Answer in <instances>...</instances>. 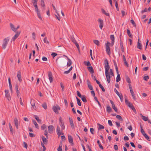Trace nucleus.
<instances>
[{"instance_id":"nucleus-52","label":"nucleus","mask_w":151,"mask_h":151,"mask_svg":"<svg viewBox=\"0 0 151 151\" xmlns=\"http://www.w3.org/2000/svg\"><path fill=\"white\" fill-rule=\"evenodd\" d=\"M41 129L44 130H45L46 128V126L45 124H43L41 127Z\"/></svg>"},{"instance_id":"nucleus-31","label":"nucleus","mask_w":151,"mask_h":151,"mask_svg":"<svg viewBox=\"0 0 151 151\" xmlns=\"http://www.w3.org/2000/svg\"><path fill=\"white\" fill-rule=\"evenodd\" d=\"M101 11L105 15H106V16H109V14L108 13H107L106 11L103 9H101Z\"/></svg>"},{"instance_id":"nucleus-58","label":"nucleus","mask_w":151,"mask_h":151,"mask_svg":"<svg viewBox=\"0 0 151 151\" xmlns=\"http://www.w3.org/2000/svg\"><path fill=\"white\" fill-rule=\"evenodd\" d=\"M97 142L99 145V147L102 150H103V149H104L103 147L102 146V145H101V143H100V142Z\"/></svg>"},{"instance_id":"nucleus-28","label":"nucleus","mask_w":151,"mask_h":151,"mask_svg":"<svg viewBox=\"0 0 151 151\" xmlns=\"http://www.w3.org/2000/svg\"><path fill=\"white\" fill-rule=\"evenodd\" d=\"M116 118L120 121H123V119L122 117L119 115H117L116 116Z\"/></svg>"},{"instance_id":"nucleus-13","label":"nucleus","mask_w":151,"mask_h":151,"mask_svg":"<svg viewBox=\"0 0 151 151\" xmlns=\"http://www.w3.org/2000/svg\"><path fill=\"white\" fill-rule=\"evenodd\" d=\"M69 120L71 126V128L72 129H74V125L73 124V121L72 119L69 117Z\"/></svg>"},{"instance_id":"nucleus-9","label":"nucleus","mask_w":151,"mask_h":151,"mask_svg":"<svg viewBox=\"0 0 151 151\" xmlns=\"http://www.w3.org/2000/svg\"><path fill=\"white\" fill-rule=\"evenodd\" d=\"M20 33V32H17L14 36L12 37L11 40V41L13 40L14 41L19 36Z\"/></svg>"},{"instance_id":"nucleus-1","label":"nucleus","mask_w":151,"mask_h":151,"mask_svg":"<svg viewBox=\"0 0 151 151\" xmlns=\"http://www.w3.org/2000/svg\"><path fill=\"white\" fill-rule=\"evenodd\" d=\"M104 64L105 65V75L108 83H109L110 82V78L111 77L110 76V74L109 73V70L110 68V66L109 64V63L107 59L104 60Z\"/></svg>"},{"instance_id":"nucleus-4","label":"nucleus","mask_w":151,"mask_h":151,"mask_svg":"<svg viewBox=\"0 0 151 151\" xmlns=\"http://www.w3.org/2000/svg\"><path fill=\"white\" fill-rule=\"evenodd\" d=\"M110 44V42H109L108 41H107V43H106V52L107 53V54L109 55H110V52H111L110 48L109 46V45Z\"/></svg>"},{"instance_id":"nucleus-40","label":"nucleus","mask_w":151,"mask_h":151,"mask_svg":"<svg viewBox=\"0 0 151 151\" xmlns=\"http://www.w3.org/2000/svg\"><path fill=\"white\" fill-rule=\"evenodd\" d=\"M68 139L69 142H73V137L70 135H68Z\"/></svg>"},{"instance_id":"nucleus-6","label":"nucleus","mask_w":151,"mask_h":151,"mask_svg":"<svg viewBox=\"0 0 151 151\" xmlns=\"http://www.w3.org/2000/svg\"><path fill=\"white\" fill-rule=\"evenodd\" d=\"M114 91L116 93V94L119 97L121 102H122L123 100V97L122 93H119L117 91V90L116 89V88L114 89Z\"/></svg>"},{"instance_id":"nucleus-49","label":"nucleus","mask_w":151,"mask_h":151,"mask_svg":"<svg viewBox=\"0 0 151 151\" xmlns=\"http://www.w3.org/2000/svg\"><path fill=\"white\" fill-rule=\"evenodd\" d=\"M99 86L101 89L102 90L103 92H104L105 91V89L104 88L103 86L101 84L100 85L99 84Z\"/></svg>"},{"instance_id":"nucleus-11","label":"nucleus","mask_w":151,"mask_h":151,"mask_svg":"<svg viewBox=\"0 0 151 151\" xmlns=\"http://www.w3.org/2000/svg\"><path fill=\"white\" fill-rule=\"evenodd\" d=\"M98 21L99 22V27L101 29H102L103 27V21L100 18L99 19Z\"/></svg>"},{"instance_id":"nucleus-12","label":"nucleus","mask_w":151,"mask_h":151,"mask_svg":"<svg viewBox=\"0 0 151 151\" xmlns=\"http://www.w3.org/2000/svg\"><path fill=\"white\" fill-rule=\"evenodd\" d=\"M17 76L19 81L20 82L22 81V80L21 78V73L20 71H19L18 72Z\"/></svg>"},{"instance_id":"nucleus-7","label":"nucleus","mask_w":151,"mask_h":151,"mask_svg":"<svg viewBox=\"0 0 151 151\" xmlns=\"http://www.w3.org/2000/svg\"><path fill=\"white\" fill-rule=\"evenodd\" d=\"M60 109L59 106L58 105L56 106H54L52 107L53 110L56 114H58V110Z\"/></svg>"},{"instance_id":"nucleus-43","label":"nucleus","mask_w":151,"mask_h":151,"mask_svg":"<svg viewBox=\"0 0 151 151\" xmlns=\"http://www.w3.org/2000/svg\"><path fill=\"white\" fill-rule=\"evenodd\" d=\"M42 107L45 109L47 108V104L45 103H44L42 105Z\"/></svg>"},{"instance_id":"nucleus-62","label":"nucleus","mask_w":151,"mask_h":151,"mask_svg":"<svg viewBox=\"0 0 151 151\" xmlns=\"http://www.w3.org/2000/svg\"><path fill=\"white\" fill-rule=\"evenodd\" d=\"M41 6L42 7H44L45 6V5L44 4V1L42 0H41Z\"/></svg>"},{"instance_id":"nucleus-54","label":"nucleus","mask_w":151,"mask_h":151,"mask_svg":"<svg viewBox=\"0 0 151 151\" xmlns=\"http://www.w3.org/2000/svg\"><path fill=\"white\" fill-rule=\"evenodd\" d=\"M34 7L35 8V11L36 12H38V11H39V10L38 9V6H37V5H35V6H34Z\"/></svg>"},{"instance_id":"nucleus-14","label":"nucleus","mask_w":151,"mask_h":151,"mask_svg":"<svg viewBox=\"0 0 151 151\" xmlns=\"http://www.w3.org/2000/svg\"><path fill=\"white\" fill-rule=\"evenodd\" d=\"M120 46L121 47V48L122 50V52H124V47L123 45V42L121 40V36L120 37Z\"/></svg>"},{"instance_id":"nucleus-33","label":"nucleus","mask_w":151,"mask_h":151,"mask_svg":"<svg viewBox=\"0 0 151 151\" xmlns=\"http://www.w3.org/2000/svg\"><path fill=\"white\" fill-rule=\"evenodd\" d=\"M110 38L112 40V42H114V35H110Z\"/></svg>"},{"instance_id":"nucleus-60","label":"nucleus","mask_w":151,"mask_h":151,"mask_svg":"<svg viewBox=\"0 0 151 151\" xmlns=\"http://www.w3.org/2000/svg\"><path fill=\"white\" fill-rule=\"evenodd\" d=\"M115 6H116V10H117V11H119V9L118 7V5L117 2H116V3H115Z\"/></svg>"},{"instance_id":"nucleus-26","label":"nucleus","mask_w":151,"mask_h":151,"mask_svg":"<svg viewBox=\"0 0 151 151\" xmlns=\"http://www.w3.org/2000/svg\"><path fill=\"white\" fill-rule=\"evenodd\" d=\"M117 74V77L116 78V81L117 82H118L119 81L121 80V78L120 74L118 73Z\"/></svg>"},{"instance_id":"nucleus-21","label":"nucleus","mask_w":151,"mask_h":151,"mask_svg":"<svg viewBox=\"0 0 151 151\" xmlns=\"http://www.w3.org/2000/svg\"><path fill=\"white\" fill-rule=\"evenodd\" d=\"M67 59L68 60V62L67 64V66H70L72 64L71 60L68 57H67Z\"/></svg>"},{"instance_id":"nucleus-51","label":"nucleus","mask_w":151,"mask_h":151,"mask_svg":"<svg viewBox=\"0 0 151 151\" xmlns=\"http://www.w3.org/2000/svg\"><path fill=\"white\" fill-rule=\"evenodd\" d=\"M57 134L58 137H60V135H63L64 134V133L63 132H61V131L60 132H59L58 133L57 132Z\"/></svg>"},{"instance_id":"nucleus-29","label":"nucleus","mask_w":151,"mask_h":151,"mask_svg":"<svg viewBox=\"0 0 151 151\" xmlns=\"http://www.w3.org/2000/svg\"><path fill=\"white\" fill-rule=\"evenodd\" d=\"M34 117L39 123H41V120L39 119L37 115H35Z\"/></svg>"},{"instance_id":"nucleus-44","label":"nucleus","mask_w":151,"mask_h":151,"mask_svg":"<svg viewBox=\"0 0 151 151\" xmlns=\"http://www.w3.org/2000/svg\"><path fill=\"white\" fill-rule=\"evenodd\" d=\"M98 125L99 126L98 128L99 130L101 129H104V127L103 125H101L99 124H98Z\"/></svg>"},{"instance_id":"nucleus-8","label":"nucleus","mask_w":151,"mask_h":151,"mask_svg":"<svg viewBox=\"0 0 151 151\" xmlns=\"http://www.w3.org/2000/svg\"><path fill=\"white\" fill-rule=\"evenodd\" d=\"M48 75L50 82L51 83L53 81L52 76L51 72L50 71L48 72Z\"/></svg>"},{"instance_id":"nucleus-63","label":"nucleus","mask_w":151,"mask_h":151,"mask_svg":"<svg viewBox=\"0 0 151 151\" xmlns=\"http://www.w3.org/2000/svg\"><path fill=\"white\" fill-rule=\"evenodd\" d=\"M110 74L112 76H114V74L113 73V70H112L111 69H110Z\"/></svg>"},{"instance_id":"nucleus-10","label":"nucleus","mask_w":151,"mask_h":151,"mask_svg":"<svg viewBox=\"0 0 151 151\" xmlns=\"http://www.w3.org/2000/svg\"><path fill=\"white\" fill-rule=\"evenodd\" d=\"M5 96L6 97L9 101L11 100V98L10 94L9 93V90H5Z\"/></svg>"},{"instance_id":"nucleus-18","label":"nucleus","mask_w":151,"mask_h":151,"mask_svg":"<svg viewBox=\"0 0 151 151\" xmlns=\"http://www.w3.org/2000/svg\"><path fill=\"white\" fill-rule=\"evenodd\" d=\"M88 69L91 73H94V71L92 66H91L88 67Z\"/></svg>"},{"instance_id":"nucleus-16","label":"nucleus","mask_w":151,"mask_h":151,"mask_svg":"<svg viewBox=\"0 0 151 151\" xmlns=\"http://www.w3.org/2000/svg\"><path fill=\"white\" fill-rule=\"evenodd\" d=\"M14 122L15 126L17 129L18 128V121L17 119L16 118H15L14 120Z\"/></svg>"},{"instance_id":"nucleus-42","label":"nucleus","mask_w":151,"mask_h":151,"mask_svg":"<svg viewBox=\"0 0 151 151\" xmlns=\"http://www.w3.org/2000/svg\"><path fill=\"white\" fill-rule=\"evenodd\" d=\"M143 135L145 137V138L147 139V140L148 141H150V138L146 134H145Z\"/></svg>"},{"instance_id":"nucleus-48","label":"nucleus","mask_w":151,"mask_h":151,"mask_svg":"<svg viewBox=\"0 0 151 151\" xmlns=\"http://www.w3.org/2000/svg\"><path fill=\"white\" fill-rule=\"evenodd\" d=\"M130 22L132 23V25L134 27H136V24L133 19H132L130 20Z\"/></svg>"},{"instance_id":"nucleus-35","label":"nucleus","mask_w":151,"mask_h":151,"mask_svg":"<svg viewBox=\"0 0 151 151\" xmlns=\"http://www.w3.org/2000/svg\"><path fill=\"white\" fill-rule=\"evenodd\" d=\"M76 99L77 100L78 104V105L79 106H81V102L80 99L78 98L77 97H76Z\"/></svg>"},{"instance_id":"nucleus-47","label":"nucleus","mask_w":151,"mask_h":151,"mask_svg":"<svg viewBox=\"0 0 151 151\" xmlns=\"http://www.w3.org/2000/svg\"><path fill=\"white\" fill-rule=\"evenodd\" d=\"M94 99L98 103V104H99V106H100V107H101V104L99 102V101H98L97 97H96V96H95L94 97Z\"/></svg>"},{"instance_id":"nucleus-3","label":"nucleus","mask_w":151,"mask_h":151,"mask_svg":"<svg viewBox=\"0 0 151 151\" xmlns=\"http://www.w3.org/2000/svg\"><path fill=\"white\" fill-rule=\"evenodd\" d=\"M9 37H7L5 38L3 40V43L2 45V48L5 49L7 45L8 42H9Z\"/></svg>"},{"instance_id":"nucleus-41","label":"nucleus","mask_w":151,"mask_h":151,"mask_svg":"<svg viewBox=\"0 0 151 151\" xmlns=\"http://www.w3.org/2000/svg\"><path fill=\"white\" fill-rule=\"evenodd\" d=\"M126 80L127 82L130 83H131V81L130 79L129 78L128 76H126Z\"/></svg>"},{"instance_id":"nucleus-53","label":"nucleus","mask_w":151,"mask_h":151,"mask_svg":"<svg viewBox=\"0 0 151 151\" xmlns=\"http://www.w3.org/2000/svg\"><path fill=\"white\" fill-rule=\"evenodd\" d=\"M149 78V76H145L143 77L145 81H147Z\"/></svg>"},{"instance_id":"nucleus-20","label":"nucleus","mask_w":151,"mask_h":151,"mask_svg":"<svg viewBox=\"0 0 151 151\" xmlns=\"http://www.w3.org/2000/svg\"><path fill=\"white\" fill-rule=\"evenodd\" d=\"M10 25L11 29L14 32H16L15 28L14 25L12 23H10Z\"/></svg>"},{"instance_id":"nucleus-2","label":"nucleus","mask_w":151,"mask_h":151,"mask_svg":"<svg viewBox=\"0 0 151 151\" xmlns=\"http://www.w3.org/2000/svg\"><path fill=\"white\" fill-rule=\"evenodd\" d=\"M125 101L126 104L128 106L131 108L134 112H136V110L134 106L132 104L128 101L127 98H125Z\"/></svg>"},{"instance_id":"nucleus-37","label":"nucleus","mask_w":151,"mask_h":151,"mask_svg":"<svg viewBox=\"0 0 151 151\" xmlns=\"http://www.w3.org/2000/svg\"><path fill=\"white\" fill-rule=\"evenodd\" d=\"M127 33L128 36L130 38H132V35L130 34V31L129 29H127Z\"/></svg>"},{"instance_id":"nucleus-34","label":"nucleus","mask_w":151,"mask_h":151,"mask_svg":"<svg viewBox=\"0 0 151 151\" xmlns=\"http://www.w3.org/2000/svg\"><path fill=\"white\" fill-rule=\"evenodd\" d=\"M106 110L108 113H110L111 112V109L109 106H106Z\"/></svg>"},{"instance_id":"nucleus-59","label":"nucleus","mask_w":151,"mask_h":151,"mask_svg":"<svg viewBox=\"0 0 151 151\" xmlns=\"http://www.w3.org/2000/svg\"><path fill=\"white\" fill-rule=\"evenodd\" d=\"M77 94L78 96L80 98H81L82 97V96L81 95L80 92L78 91H77Z\"/></svg>"},{"instance_id":"nucleus-24","label":"nucleus","mask_w":151,"mask_h":151,"mask_svg":"<svg viewBox=\"0 0 151 151\" xmlns=\"http://www.w3.org/2000/svg\"><path fill=\"white\" fill-rule=\"evenodd\" d=\"M63 146V144L62 142H61L59 145V147L58 148L57 150L58 151H62V147Z\"/></svg>"},{"instance_id":"nucleus-23","label":"nucleus","mask_w":151,"mask_h":151,"mask_svg":"<svg viewBox=\"0 0 151 151\" xmlns=\"http://www.w3.org/2000/svg\"><path fill=\"white\" fill-rule=\"evenodd\" d=\"M114 65L115 67V69L116 70V73L117 74H118V68L117 66V65L115 61L114 60Z\"/></svg>"},{"instance_id":"nucleus-30","label":"nucleus","mask_w":151,"mask_h":151,"mask_svg":"<svg viewBox=\"0 0 151 151\" xmlns=\"http://www.w3.org/2000/svg\"><path fill=\"white\" fill-rule=\"evenodd\" d=\"M84 64L87 66H91V64L89 61H88L87 62L86 61H84Z\"/></svg>"},{"instance_id":"nucleus-61","label":"nucleus","mask_w":151,"mask_h":151,"mask_svg":"<svg viewBox=\"0 0 151 151\" xmlns=\"http://www.w3.org/2000/svg\"><path fill=\"white\" fill-rule=\"evenodd\" d=\"M141 132L142 133V134L143 135L145 134V132L143 130V129L142 128L141 126Z\"/></svg>"},{"instance_id":"nucleus-55","label":"nucleus","mask_w":151,"mask_h":151,"mask_svg":"<svg viewBox=\"0 0 151 151\" xmlns=\"http://www.w3.org/2000/svg\"><path fill=\"white\" fill-rule=\"evenodd\" d=\"M58 15H55V16H56V18L58 19L60 21V15H59V14H58V13H57Z\"/></svg>"},{"instance_id":"nucleus-64","label":"nucleus","mask_w":151,"mask_h":151,"mask_svg":"<svg viewBox=\"0 0 151 151\" xmlns=\"http://www.w3.org/2000/svg\"><path fill=\"white\" fill-rule=\"evenodd\" d=\"M61 139L62 141H64L65 140L66 138L64 135H62L61 136Z\"/></svg>"},{"instance_id":"nucleus-27","label":"nucleus","mask_w":151,"mask_h":151,"mask_svg":"<svg viewBox=\"0 0 151 151\" xmlns=\"http://www.w3.org/2000/svg\"><path fill=\"white\" fill-rule=\"evenodd\" d=\"M33 122V123L35 125L36 128L37 129H39V126L38 124H37V123L36 122V121L34 120H32Z\"/></svg>"},{"instance_id":"nucleus-5","label":"nucleus","mask_w":151,"mask_h":151,"mask_svg":"<svg viewBox=\"0 0 151 151\" xmlns=\"http://www.w3.org/2000/svg\"><path fill=\"white\" fill-rule=\"evenodd\" d=\"M59 122L60 125L62 129L63 130L65 128V126L64 124V122H63L61 117L59 118Z\"/></svg>"},{"instance_id":"nucleus-50","label":"nucleus","mask_w":151,"mask_h":151,"mask_svg":"<svg viewBox=\"0 0 151 151\" xmlns=\"http://www.w3.org/2000/svg\"><path fill=\"white\" fill-rule=\"evenodd\" d=\"M43 41L44 43H47L48 44L49 43V42L47 40V39L46 37L44 38Z\"/></svg>"},{"instance_id":"nucleus-19","label":"nucleus","mask_w":151,"mask_h":151,"mask_svg":"<svg viewBox=\"0 0 151 151\" xmlns=\"http://www.w3.org/2000/svg\"><path fill=\"white\" fill-rule=\"evenodd\" d=\"M47 142H41V145L43 147V151H45L46 148H45V144H47Z\"/></svg>"},{"instance_id":"nucleus-25","label":"nucleus","mask_w":151,"mask_h":151,"mask_svg":"<svg viewBox=\"0 0 151 151\" xmlns=\"http://www.w3.org/2000/svg\"><path fill=\"white\" fill-rule=\"evenodd\" d=\"M137 47L140 50L142 49V45L139 42H137Z\"/></svg>"},{"instance_id":"nucleus-57","label":"nucleus","mask_w":151,"mask_h":151,"mask_svg":"<svg viewBox=\"0 0 151 151\" xmlns=\"http://www.w3.org/2000/svg\"><path fill=\"white\" fill-rule=\"evenodd\" d=\"M23 146L24 147L27 149V148L28 145L27 144L26 142H24Z\"/></svg>"},{"instance_id":"nucleus-32","label":"nucleus","mask_w":151,"mask_h":151,"mask_svg":"<svg viewBox=\"0 0 151 151\" xmlns=\"http://www.w3.org/2000/svg\"><path fill=\"white\" fill-rule=\"evenodd\" d=\"M81 97V100L82 101L85 103H86L87 102V100L86 99V98L85 97V96L84 95H83Z\"/></svg>"},{"instance_id":"nucleus-45","label":"nucleus","mask_w":151,"mask_h":151,"mask_svg":"<svg viewBox=\"0 0 151 151\" xmlns=\"http://www.w3.org/2000/svg\"><path fill=\"white\" fill-rule=\"evenodd\" d=\"M38 0H32V3L33 6L37 4V1Z\"/></svg>"},{"instance_id":"nucleus-36","label":"nucleus","mask_w":151,"mask_h":151,"mask_svg":"<svg viewBox=\"0 0 151 151\" xmlns=\"http://www.w3.org/2000/svg\"><path fill=\"white\" fill-rule=\"evenodd\" d=\"M142 119L145 121H148V118L147 117L143 115H142Z\"/></svg>"},{"instance_id":"nucleus-17","label":"nucleus","mask_w":151,"mask_h":151,"mask_svg":"<svg viewBox=\"0 0 151 151\" xmlns=\"http://www.w3.org/2000/svg\"><path fill=\"white\" fill-rule=\"evenodd\" d=\"M87 82L89 88L91 90H93V88L91 84L90 81L88 80H87Z\"/></svg>"},{"instance_id":"nucleus-39","label":"nucleus","mask_w":151,"mask_h":151,"mask_svg":"<svg viewBox=\"0 0 151 151\" xmlns=\"http://www.w3.org/2000/svg\"><path fill=\"white\" fill-rule=\"evenodd\" d=\"M93 42L95 44L97 45L98 46H99V42L97 40H93Z\"/></svg>"},{"instance_id":"nucleus-38","label":"nucleus","mask_w":151,"mask_h":151,"mask_svg":"<svg viewBox=\"0 0 151 151\" xmlns=\"http://www.w3.org/2000/svg\"><path fill=\"white\" fill-rule=\"evenodd\" d=\"M36 12L37 13V16L38 17V18L40 20H42V18L41 16V15H40V11H38V12Z\"/></svg>"},{"instance_id":"nucleus-56","label":"nucleus","mask_w":151,"mask_h":151,"mask_svg":"<svg viewBox=\"0 0 151 151\" xmlns=\"http://www.w3.org/2000/svg\"><path fill=\"white\" fill-rule=\"evenodd\" d=\"M9 128L11 132H13L12 127V125H11L10 123L9 124Z\"/></svg>"},{"instance_id":"nucleus-46","label":"nucleus","mask_w":151,"mask_h":151,"mask_svg":"<svg viewBox=\"0 0 151 151\" xmlns=\"http://www.w3.org/2000/svg\"><path fill=\"white\" fill-rule=\"evenodd\" d=\"M112 106L113 109L116 112H117L118 109L116 107L115 105L114 104H113V105H112Z\"/></svg>"},{"instance_id":"nucleus-22","label":"nucleus","mask_w":151,"mask_h":151,"mask_svg":"<svg viewBox=\"0 0 151 151\" xmlns=\"http://www.w3.org/2000/svg\"><path fill=\"white\" fill-rule=\"evenodd\" d=\"M123 61H124V64L125 65H127L128 67L129 65L127 62L125 58V56L124 55H123Z\"/></svg>"},{"instance_id":"nucleus-15","label":"nucleus","mask_w":151,"mask_h":151,"mask_svg":"<svg viewBox=\"0 0 151 151\" xmlns=\"http://www.w3.org/2000/svg\"><path fill=\"white\" fill-rule=\"evenodd\" d=\"M48 128L49 132L51 133L53 131L54 127L52 125H50L48 126Z\"/></svg>"}]
</instances>
